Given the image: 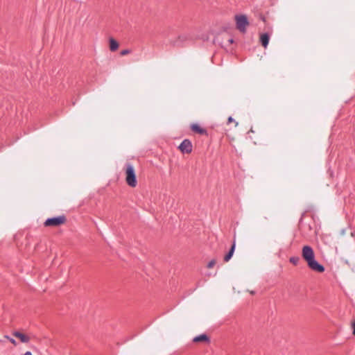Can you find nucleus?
<instances>
[{
    "label": "nucleus",
    "mask_w": 355,
    "mask_h": 355,
    "mask_svg": "<svg viewBox=\"0 0 355 355\" xmlns=\"http://www.w3.org/2000/svg\"><path fill=\"white\" fill-rule=\"evenodd\" d=\"M302 257L312 270L318 272H323L325 270L324 266L315 259L313 249L310 245H304L302 248Z\"/></svg>",
    "instance_id": "nucleus-1"
},
{
    "label": "nucleus",
    "mask_w": 355,
    "mask_h": 355,
    "mask_svg": "<svg viewBox=\"0 0 355 355\" xmlns=\"http://www.w3.org/2000/svg\"><path fill=\"white\" fill-rule=\"evenodd\" d=\"M125 181L128 186L135 188L137 185V180L135 168L131 163L125 164Z\"/></svg>",
    "instance_id": "nucleus-2"
},
{
    "label": "nucleus",
    "mask_w": 355,
    "mask_h": 355,
    "mask_svg": "<svg viewBox=\"0 0 355 355\" xmlns=\"http://www.w3.org/2000/svg\"><path fill=\"white\" fill-rule=\"evenodd\" d=\"M236 28L242 33H246V28L249 25V20L245 15H235Z\"/></svg>",
    "instance_id": "nucleus-3"
},
{
    "label": "nucleus",
    "mask_w": 355,
    "mask_h": 355,
    "mask_svg": "<svg viewBox=\"0 0 355 355\" xmlns=\"http://www.w3.org/2000/svg\"><path fill=\"white\" fill-rule=\"evenodd\" d=\"M67 220L64 215L57 216L51 218H48L44 223L46 227H57L64 224Z\"/></svg>",
    "instance_id": "nucleus-4"
},
{
    "label": "nucleus",
    "mask_w": 355,
    "mask_h": 355,
    "mask_svg": "<svg viewBox=\"0 0 355 355\" xmlns=\"http://www.w3.org/2000/svg\"><path fill=\"white\" fill-rule=\"evenodd\" d=\"M178 148L182 153L189 154L192 151V143L189 139H184L179 145Z\"/></svg>",
    "instance_id": "nucleus-5"
},
{
    "label": "nucleus",
    "mask_w": 355,
    "mask_h": 355,
    "mask_svg": "<svg viewBox=\"0 0 355 355\" xmlns=\"http://www.w3.org/2000/svg\"><path fill=\"white\" fill-rule=\"evenodd\" d=\"M235 248H236V241L234 239L232 242L231 248H230L229 251L224 257V261L227 262L232 259V257L234 253Z\"/></svg>",
    "instance_id": "nucleus-6"
},
{
    "label": "nucleus",
    "mask_w": 355,
    "mask_h": 355,
    "mask_svg": "<svg viewBox=\"0 0 355 355\" xmlns=\"http://www.w3.org/2000/svg\"><path fill=\"white\" fill-rule=\"evenodd\" d=\"M191 129L193 132H197L200 135H207V131L206 129L201 128L198 124L197 123H193L191 125Z\"/></svg>",
    "instance_id": "nucleus-7"
},
{
    "label": "nucleus",
    "mask_w": 355,
    "mask_h": 355,
    "mask_svg": "<svg viewBox=\"0 0 355 355\" xmlns=\"http://www.w3.org/2000/svg\"><path fill=\"white\" fill-rule=\"evenodd\" d=\"M193 342L198 343V342H205L209 343L210 342L209 337L206 334H202L195 336L193 338Z\"/></svg>",
    "instance_id": "nucleus-8"
},
{
    "label": "nucleus",
    "mask_w": 355,
    "mask_h": 355,
    "mask_svg": "<svg viewBox=\"0 0 355 355\" xmlns=\"http://www.w3.org/2000/svg\"><path fill=\"white\" fill-rule=\"evenodd\" d=\"M13 336L19 338L21 342L24 343H27L30 340V338L28 336H26L19 331H15L13 333Z\"/></svg>",
    "instance_id": "nucleus-9"
},
{
    "label": "nucleus",
    "mask_w": 355,
    "mask_h": 355,
    "mask_svg": "<svg viewBox=\"0 0 355 355\" xmlns=\"http://www.w3.org/2000/svg\"><path fill=\"white\" fill-rule=\"evenodd\" d=\"M270 40V35L268 33H264L260 36V42L264 48H266L268 45Z\"/></svg>",
    "instance_id": "nucleus-10"
},
{
    "label": "nucleus",
    "mask_w": 355,
    "mask_h": 355,
    "mask_svg": "<svg viewBox=\"0 0 355 355\" xmlns=\"http://www.w3.org/2000/svg\"><path fill=\"white\" fill-rule=\"evenodd\" d=\"M119 48V43L113 38L110 40V49L111 51H115Z\"/></svg>",
    "instance_id": "nucleus-11"
},
{
    "label": "nucleus",
    "mask_w": 355,
    "mask_h": 355,
    "mask_svg": "<svg viewBox=\"0 0 355 355\" xmlns=\"http://www.w3.org/2000/svg\"><path fill=\"white\" fill-rule=\"evenodd\" d=\"M300 260V258L299 257H291L289 259V261L295 266L298 264Z\"/></svg>",
    "instance_id": "nucleus-12"
},
{
    "label": "nucleus",
    "mask_w": 355,
    "mask_h": 355,
    "mask_svg": "<svg viewBox=\"0 0 355 355\" xmlns=\"http://www.w3.org/2000/svg\"><path fill=\"white\" fill-rule=\"evenodd\" d=\"M187 39V36L186 35H180L178 37V40L175 42V44H180V43L183 42L184 41H185Z\"/></svg>",
    "instance_id": "nucleus-13"
},
{
    "label": "nucleus",
    "mask_w": 355,
    "mask_h": 355,
    "mask_svg": "<svg viewBox=\"0 0 355 355\" xmlns=\"http://www.w3.org/2000/svg\"><path fill=\"white\" fill-rule=\"evenodd\" d=\"M5 338H7L12 344L15 345H17V342L14 338L10 337L9 336H6Z\"/></svg>",
    "instance_id": "nucleus-14"
},
{
    "label": "nucleus",
    "mask_w": 355,
    "mask_h": 355,
    "mask_svg": "<svg viewBox=\"0 0 355 355\" xmlns=\"http://www.w3.org/2000/svg\"><path fill=\"white\" fill-rule=\"evenodd\" d=\"M215 263H216V261H215V259H212V260H211V261L208 263V264H207V268H212V267L215 265Z\"/></svg>",
    "instance_id": "nucleus-15"
},
{
    "label": "nucleus",
    "mask_w": 355,
    "mask_h": 355,
    "mask_svg": "<svg viewBox=\"0 0 355 355\" xmlns=\"http://www.w3.org/2000/svg\"><path fill=\"white\" fill-rule=\"evenodd\" d=\"M130 52V50H129V49H124V50H122L121 51L120 54L121 55H125L128 54Z\"/></svg>",
    "instance_id": "nucleus-16"
},
{
    "label": "nucleus",
    "mask_w": 355,
    "mask_h": 355,
    "mask_svg": "<svg viewBox=\"0 0 355 355\" xmlns=\"http://www.w3.org/2000/svg\"><path fill=\"white\" fill-rule=\"evenodd\" d=\"M232 121H234V119H233V117H232V116H229V117H228V119H227V122H228V123H231V122H232Z\"/></svg>",
    "instance_id": "nucleus-17"
},
{
    "label": "nucleus",
    "mask_w": 355,
    "mask_h": 355,
    "mask_svg": "<svg viewBox=\"0 0 355 355\" xmlns=\"http://www.w3.org/2000/svg\"><path fill=\"white\" fill-rule=\"evenodd\" d=\"M352 334L355 335V321L352 323Z\"/></svg>",
    "instance_id": "nucleus-18"
},
{
    "label": "nucleus",
    "mask_w": 355,
    "mask_h": 355,
    "mask_svg": "<svg viewBox=\"0 0 355 355\" xmlns=\"http://www.w3.org/2000/svg\"><path fill=\"white\" fill-rule=\"evenodd\" d=\"M228 42H229L230 44H232V43L234 42V39H233V38H230V39H229V40H228Z\"/></svg>",
    "instance_id": "nucleus-19"
},
{
    "label": "nucleus",
    "mask_w": 355,
    "mask_h": 355,
    "mask_svg": "<svg viewBox=\"0 0 355 355\" xmlns=\"http://www.w3.org/2000/svg\"><path fill=\"white\" fill-rule=\"evenodd\" d=\"M23 355H32V353L31 352H26L25 354H24Z\"/></svg>",
    "instance_id": "nucleus-20"
}]
</instances>
